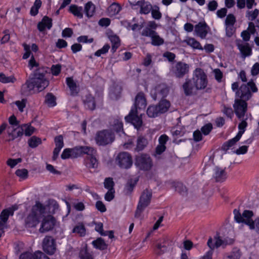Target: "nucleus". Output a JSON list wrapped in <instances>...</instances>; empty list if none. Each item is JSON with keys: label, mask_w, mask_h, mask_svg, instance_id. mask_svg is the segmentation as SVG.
Instances as JSON below:
<instances>
[{"label": "nucleus", "mask_w": 259, "mask_h": 259, "mask_svg": "<svg viewBox=\"0 0 259 259\" xmlns=\"http://www.w3.org/2000/svg\"><path fill=\"white\" fill-rule=\"evenodd\" d=\"M45 207L40 202H37L25 220L26 226L31 228L35 227L39 223L41 215L45 212Z\"/></svg>", "instance_id": "nucleus-1"}, {"label": "nucleus", "mask_w": 259, "mask_h": 259, "mask_svg": "<svg viewBox=\"0 0 259 259\" xmlns=\"http://www.w3.org/2000/svg\"><path fill=\"white\" fill-rule=\"evenodd\" d=\"M192 79L195 86L196 91H201L205 89L206 92H208L210 89H206L208 80L206 74L200 68H196L193 72Z\"/></svg>", "instance_id": "nucleus-2"}, {"label": "nucleus", "mask_w": 259, "mask_h": 259, "mask_svg": "<svg viewBox=\"0 0 259 259\" xmlns=\"http://www.w3.org/2000/svg\"><path fill=\"white\" fill-rule=\"evenodd\" d=\"M233 213L234 219L237 223L246 224L250 230L255 229L254 221L252 219L253 213L251 210H245L241 214L238 210L235 209Z\"/></svg>", "instance_id": "nucleus-3"}, {"label": "nucleus", "mask_w": 259, "mask_h": 259, "mask_svg": "<svg viewBox=\"0 0 259 259\" xmlns=\"http://www.w3.org/2000/svg\"><path fill=\"white\" fill-rule=\"evenodd\" d=\"M257 90L255 83L251 80L247 84H242L236 94L243 100H248L252 96L251 93H256Z\"/></svg>", "instance_id": "nucleus-4"}, {"label": "nucleus", "mask_w": 259, "mask_h": 259, "mask_svg": "<svg viewBox=\"0 0 259 259\" xmlns=\"http://www.w3.org/2000/svg\"><path fill=\"white\" fill-rule=\"evenodd\" d=\"M152 196V192L151 190L146 189L143 191L140 197V200L135 212L136 217H139L143 210L149 205Z\"/></svg>", "instance_id": "nucleus-5"}, {"label": "nucleus", "mask_w": 259, "mask_h": 259, "mask_svg": "<svg viewBox=\"0 0 259 259\" xmlns=\"http://www.w3.org/2000/svg\"><path fill=\"white\" fill-rule=\"evenodd\" d=\"M114 139V135L111 131L104 130L97 132L95 139L98 145L106 146L111 144Z\"/></svg>", "instance_id": "nucleus-6"}, {"label": "nucleus", "mask_w": 259, "mask_h": 259, "mask_svg": "<svg viewBox=\"0 0 259 259\" xmlns=\"http://www.w3.org/2000/svg\"><path fill=\"white\" fill-rule=\"evenodd\" d=\"M46 73V71L42 68H38L34 72L32 79L36 87L40 91L44 90L49 84V80L45 77Z\"/></svg>", "instance_id": "nucleus-7"}, {"label": "nucleus", "mask_w": 259, "mask_h": 259, "mask_svg": "<svg viewBox=\"0 0 259 259\" xmlns=\"http://www.w3.org/2000/svg\"><path fill=\"white\" fill-rule=\"evenodd\" d=\"M135 165L140 170L148 171L151 169L153 162L150 156L147 154H141L135 158Z\"/></svg>", "instance_id": "nucleus-8"}, {"label": "nucleus", "mask_w": 259, "mask_h": 259, "mask_svg": "<svg viewBox=\"0 0 259 259\" xmlns=\"http://www.w3.org/2000/svg\"><path fill=\"white\" fill-rule=\"evenodd\" d=\"M189 65L183 62H178L170 70L172 75L178 78H183L189 72Z\"/></svg>", "instance_id": "nucleus-9"}, {"label": "nucleus", "mask_w": 259, "mask_h": 259, "mask_svg": "<svg viewBox=\"0 0 259 259\" xmlns=\"http://www.w3.org/2000/svg\"><path fill=\"white\" fill-rule=\"evenodd\" d=\"M115 161L121 168L128 169L133 165L132 155L127 152H120L117 156Z\"/></svg>", "instance_id": "nucleus-10"}, {"label": "nucleus", "mask_w": 259, "mask_h": 259, "mask_svg": "<svg viewBox=\"0 0 259 259\" xmlns=\"http://www.w3.org/2000/svg\"><path fill=\"white\" fill-rule=\"evenodd\" d=\"M140 116L138 115V111L137 110L132 109L129 114L125 116V119L127 122H131L134 125L135 127L139 130L143 124L142 118Z\"/></svg>", "instance_id": "nucleus-11"}, {"label": "nucleus", "mask_w": 259, "mask_h": 259, "mask_svg": "<svg viewBox=\"0 0 259 259\" xmlns=\"http://www.w3.org/2000/svg\"><path fill=\"white\" fill-rule=\"evenodd\" d=\"M235 112L238 118H243L247 111V104L243 99H236L234 104Z\"/></svg>", "instance_id": "nucleus-12"}, {"label": "nucleus", "mask_w": 259, "mask_h": 259, "mask_svg": "<svg viewBox=\"0 0 259 259\" xmlns=\"http://www.w3.org/2000/svg\"><path fill=\"white\" fill-rule=\"evenodd\" d=\"M43 250L49 254H53L56 251L55 240L51 236H46L42 242Z\"/></svg>", "instance_id": "nucleus-13"}, {"label": "nucleus", "mask_w": 259, "mask_h": 259, "mask_svg": "<svg viewBox=\"0 0 259 259\" xmlns=\"http://www.w3.org/2000/svg\"><path fill=\"white\" fill-rule=\"evenodd\" d=\"M209 30L210 27L204 21L199 22L194 27V31L196 35L201 39L206 37Z\"/></svg>", "instance_id": "nucleus-14"}, {"label": "nucleus", "mask_w": 259, "mask_h": 259, "mask_svg": "<svg viewBox=\"0 0 259 259\" xmlns=\"http://www.w3.org/2000/svg\"><path fill=\"white\" fill-rule=\"evenodd\" d=\"M55 224V219L51 215L45 217L41 223L39 232L44 233L52 230Z\"/></svg>", "instance_id": "nucleus-15"}, {"label": "nucleus", "mask_w": 259, "mask_h": 259, "mask_svg": "<svg viewBox=\"0 0 259 259\" xmlns=\"http://www.w3.org/2000/svg\"><path fill=\"white\" fill-rule=\"evenodd\" d=\"M24 130L20 127L8 126L7 133L10 137L9 141H13L23 135Z\"/></svg>", "instance_id": "nucleus-16"}, {"label": "nucleus", "mask_w": 259, "mask_h": 259, "mask_svg": "<svg viewBox=\"0 0 259 259\" xmlns=\"http://www.w3.org/2000/svg\"><path fill=\"white\" fill-rule=\"evenodd\" d=\"M135 110L144 109L147 105L146 99L145 94L143 92L139 93L135 97Z\"/></svg>", "instance_id": "nucleus-17"}, {"label": "nucleus", "mask_w": 259, "mask_h": 259, "mask_svg": "<svg viewBox=\"0 0 259 259\" xmlns=\"http://www.w3.org/2000/svg\"><path fill=\"white\" fill-rule=\"evenodd\" d=\"M182 88L185 95L187 96L193 95L196 91L192 78L186 79L185 82L182 85Z\"/></svg>", "instance_id": "nucleus-18"}, {"label": "nucleus", "mask_w": 259, "mask_h": 259, "mask_svg": "<svg viewBox=\"0 0 259 259\" xmlns=\"http://www.w3.org/2000/svg\"><path fill=\"white\" fill-rule=\"evenodd\" d=\"M56 147L53 151V159L55 160L58 156L61 149L64 146L63 138L62 135H59L55 138Z\"/></svg>", "instance_id": "nucleus-19"}, {"label": "nucleus", "mask_w": 259, "mask_h": 259, "mask_svg": "<svg viewBox=\"0 0 259 259\" xmlns=\"http://www.w3.org/2000/svg\"><path fill=\"white\" fill-rule=\"evenodd\" d=\"M14 209L12 208L4 209L0 214V227L5 228L10 215H13Z\"/></svg>", "instance_id": "nucleus-20"}, {"label": "nucleus", "mask_w": 259, "mask_h": 259, "mask_svg": "<svg viewBox=\"0 0 259 259\" xmlns=\"http://www.w3.org/2000/svg\"><path fill=\"white\" fill-rule=\"evenodd\" d=\"M169 90L166 85L164 84H159L157 85L155 89V99L163 98L165 97L168 94Z\"/></svg>", "instance_id": "nucleus-21"}, {"label": "nucleus", "mask_w": 259, "mask_h": 259, "mask_svg": "<svg viewBox=\"0 0 259 259\" xmlns=\"http://www.w3.org/2000/svg\"><path fill=\"white\" fill-rule=\"evenodd\" d=\"M19 259H46L45 253L40 251H36L34 253L25 252L22 253Z\"/></svg>", "instance_id": "nucleus-22"}, {"label": "nucleus", "mask_w": 259, "mask_h": 259, "mask_svg": "<svg viewBox=\"0 0 259 259\" xmlns=\"http://www.w3.org/2000/svg\"><path fill=\"white\" fill-rule=\"evenodd\" d=\"M97 156H86L84 160V164L88 169H95L98 167L99 162Z\"/></svg>", "instance_id": "nucleus-23"}, {"label": "nucleus", "mask_w": 259, "mask_h": 259, "mask_svg": "<svg viewBox=\"0 0 259 259\" xmlns=\"http://www.w3.org/2000/svg\"><path fill=\"white\" fill-rule=\"evenodd\" d=\"M52 26V20L48 16H45L37 24V28L40 32L44 31L46 28L50 29Z\"/></svg>", "instance_id": "nucleus-24"}, {"label": "nucleus", "mask_w": 259, "mask_h": 259, "mask_svg": "<svg viewBox=\"0 0 259 259\" xmlns=\"http://www.w3.org/2000/svg\"><path fill=\"white\" fill-rule=\"evenodd\" d=\"M109 124L112 128L117 133L123 132V124L118 118H111Z\"/></svg>", "instance_id": "nucleus-25"}, {"label": "nucleus", "mask_w": 259, "mask_h": 259, "mask_svg": "<svg viewBox=\"0 0 259 259\" xmlns=\"http://www.w3.org/2000/svg\"><path fill=\"white\" fill-rule=\"evenodd\" d=\"M148 140L144 136H140L137 140V144L135 151L139 152L143 150L148 145Z\"/></svg>", "instance_id": "nucleus-26"}, {"label": "nucleus", "mask_w": 259, "mask_h": 259, "mask_svg": "<svg viewBox=\"0 0 259 259\" xmlns=\"http://www.w3.org/2000/svg\"><path fill=\"white\" fill-rule=\"evenodd\" d=\"M66 83L70 89L71 95L76 96L78 94L79 90L72 77H67L66 78Z\"/></svg>", "instance_id": "nucleus-27"}, {"label": "nucleus", "mask_w": 259, "mask_h": 259, "mask_svg": "<svg viewBox=\"0 0 259 259\" xmlns=\"http://www.w3.org/2000/svg\"><path fill=\"white\" fill-rule=\"evenodd\" d=\"M214 177L217 182H223L227 178L225 170L218 167L214 168Z\"/></svg>", "instance_id": "nucleus-28"}, {"label": "nucleus", "mask_w": 259, "mask_h": 259, "mask_svg": "<svg viewBox=\"0 0 259 259\" xmlns=\"http://www.w3.org/2000/svg\"><path fill=\"white\" fill-rule=\"evenodd\" d=\"M237 47L242 54L244 56H248L251 54V49L248 43L238 42Z\"/></svg>", "instance_id": "nucleus-29"}, {"label": "nucleus", "mask_w": 259, "mask_h": 259, "mask_svg": "<svg viewBox=\"0 0 259 259\" xmlns=\"http://www.w3.org/2000/svg\"><path fill=\"white\" fill-rule=\"evenodd\" d=\"M215 246L216 248H218L220 246L225 247L227 245L232 244L234 241L232 239H222L221 237H215Z\"/></svg>", "instance_id": "nucleus-30"}, {"label": "nucleus", "mask_w": 259, "mask_h": 259, "mask_svg": "<svg viewBox=\"0 0 259 259\" xmlns=\"http://www.w3.org/2000/svg\"><path fill=\"white\" fill-rule=\"evenodd\" d=\"M158 107V110L160 114L164 113L167 112L170 107V103L166 100H161L158 104L156 105Z\"/></svg>", "instance_id": "nucleus-31"}, {"label": "nucleus", "mask_w": 259, "mask_h": 259, "mask_svg": "<svg viewBox=\"0 0 259 259\" xmlns=\"http://www.w3.org/2000/svg\"><path fill=\"white\" fill-rule=\"evenodd\" d=\"M72 233H75L80 237H83L86 234V229L84 225L79 223L74 227Z\"/></svg>", "instance_id": "nucleus-32"}, {"label": "nucleus", "mask_w": 259, "mask_h": 259, "mask_svg": "<svg viewBox=\"0 0 259 259\" xmlns=\"http://www.w3.org/2000/svg\"><path fill=\"white\" fill-rule=\"evenodd\" d=\"M82 8L81 7H78L75 5H72L70 6L69 11L72 13L74 16L77 17L79 18L83 17Z\"/></svg>", "instance_id": "nucleus-33"}, {"label": "nucleus", "mask_w": 259, "mask_h": 259, "mask_svg": "<svg viewBox=\"0 0 259 259\" xmlns=\"http://www.w3.org/2000/svg\"><path fill=\"white\" fill-rule=\"evenodd\" d=\"M17 79L14 75L6 76L4 73H0V82L3 83H14Z\"/></svg>", "instance_id": "nucleus-34"}, {"label": "nucleus", "mask_w": 259, "mask_h": 259, "mask_svg": "<svg viewBox=\"0 0 259 259\" xmlns=\"http://www.w3.org/2000/svg\"><path fill=\"white\" fill-rule=\"evenodd\" d=\"M151 44L155 46H159L163 45L164 42V39L155 31L151 38Z\"/></svg>", "instance_id": "nucleus-35"}, {"label": "nucleus", "mask_w": 259, "mask_h": 259, "mask_svg": "<svg viewBox=\"0 0 259 259\" xmlns=\"http://www.w3.org/2000/svg\"><path fill=\"white\" fill-rule=\"evenodd\" d=\"M82 154H86L87 156H97V151L93 147L89 146H81Z\"/></svg>", "instance_id": "nucleus-36"}, {"label": "nucleus", "mask_w": 259, "mask_h": 259, "mask_svg": "<svg viewBox=\"0 0 259 259\" xmlns=\"http://www.w3.org/2000/svg\"><path fill=\"white\" fill-rule=\"evenodd\" d=\"M109 38L112 42V51L114 52L120 46L119 38L116 35H111Z\"/></svg>", "instance_id": "nucleus-37"}, {"label": "nucleus", "mask_w": 259, "mask_h": 259, "mask_svg": "<svg viewBox=\"0 0 259 259\" xmlns=\"http://www.w3.org/2000/svg\"><path fill=\"white\" fill-rule=\"evenodd\" d=\"M92 244L95 248L100 250H104L107 247L104 240L101 238H98L96 240L93 241Z\"/></svg>", "instance_id": "nucleus-38"}, {"label": "nucleus", "mask_w": 259, "mask_h": 259, "mask_svg": "<svg viewBox=\"0 0 259 259\" xmlns=\"http://www.w3.org/2000/svg\"><path fill=\"white\" fill-rule=\"evenodd\" d=\"M84 11L86 15L88 17H91L93 16L95 13V6L91 2H89L85 5Z\"/></svg>", "instance_id": "nucleus-39"}, {"label": "nucleus", "mask_w": 259, "mask_h": 259, "mask_svg": "<svg viewBox=\"0 0 259 259\" xmlns=\"http://www.w3.org/2000/svg\"><path fill=\"white\" fill-rule=\"evenodd\" d=\"M156 105H150L147 110V114L149 117H155L159 115L160 113L158 111Z\"/></svg>", "instance_id": "nucleus-40"}, {"label": "nucleus", "mask_w": 259, "mask_h": 259, "mask_svg": "<svg viewBox=\"0 0 259 259\" xmlns=\"http://www.w3.org/2000/svg\"><path fill=\"white\" fill-rule=\"evenodd\" d=\"M187 44L192 47L193 49L198 50H203V48L201 46V44L199 41L196 40L194 38H189L186 40Z\"/></svg>", "instance_id": "nucleus-41"}, {"label": "nucleus", "mask_w": 259, "mask_h": 259, "mask_svg": "<svg viewBox=\"0 0 259 259\" xmlns=\"http://www.w3.org/2000/svg\"><path fill=\"white\" fill-rule=\"evenodd\" d=\"M56 98L52 93H48L45 97V103L50 107H54L56 105Z\"/></svg>", "instance_id": "nucleus-42"}, {"label": "nucleus", "mask_w": 259, "mask_h": 259, "mask_svg": "<svg viewBox=\"0 0 259 259\" xmlns=\"http://www.w3.org/2000/svg\"><path fill=\"white\" fill-rule=\"evenodd\" d=\"M84 104L86 107L89 109L93 110L95 108V101L94 98L91 96H87L86 99L84 100Z\"/></svg>", "instance_id": "nucleus-43"}, {"label": "nucleus", "mask_w": 259, "mask_h": 259, "mask_svg": "<svg viewBox=\"0 0 259 259\" xmlns=\"http://www.w3.org/2000/svg\"><path fill=\"white\" fill-rule=\"evenodd\" d=\"M136 5L141 6L140 12L144 14H148L152 10V5L151 4H142V2L138 1Z\"/></svg>", "instance_id": "nucleus-44"}, {"label": "nucleus", "mask_w": 259, "mask_h": 259, "mask_svg": "<svg viewBox=\"0 0 259 259\" xmlns=\"http://www.w3.org/2000/svg\"><path fill=\"white\" fill-rule=\"evenodd\" d=\"M236 22V18L232 14H229L227 16L225 20V26H227V29H229V26H233Z\"/></svg>", "instance_id": "nucleus-45"}, {"label": "nucleus", "mask_w": 259, "mask_h": 259, "mask_svg": "<svg viewBox=\"0 0 259 259\" xmlns=\"http://www.w3.org/2000/svg\"><path fill=\"white\" fill-rule=\"evenodd\" d=\"M29 146L31 148H35L41 143V140L40 138L35 136L30 138L28 141Z\"/></svg>", "instance_id": "nucleus-46"}, {"label": "nucleus", "mask_w": 259, "mask_h": 259, "mask_svg": "<svg viewBox=\"0 0 259 259\" xmlns=\"http://www.w3.org/2000/svg\"><path fill=\"white\" fill-rule=\"evenodd\" d=\"M259 14V10L257 9L253 11H247L246 12V17L248 20L253 21L255 20Z\"/></svg>", "instance_id": "nucleus-47"}, {"label": "nucleus", "mask_w": 259, "mask_h": 259, "mask_svg": "<svg viewBox=\"0 0 259 259\" xmlns=\"http://www.w3.org/2000/svg\"><path fill=\"white\" fill-rule=\"evenodd\" d=\"M175 189L177 192L182 195H185L187 194V190L186 187L181 183H178L177 184L176 186H175Z\"/></svg>", "instance_id": "nucleus-48"}, {"label": "nucleus", "mask_w": 259, "mask_h": 259, "mask_svg": "<svg viewBox=\"0 0 259 259\" xmlns=\"http://www.w3.org/2000/svg\"><path fill=\"white\" fill-rule=\"evenodd\" d=\"M82 155L81 146H78L71 149V158H76Z\"/></svg>", "instance_id": "nucleus-49"}, {"label": "nucleus", "mask_w": 259, "mask_h": 259, "mask_svg": "<svg viewBox=\"0 0 259 259\" xmlns=\"http://www.w3.org/2000/svg\"><path fill=\"white\" fill-rule=\"evenodd\" d=\"M79 256L80 259H94L93 255L88 251L87 248L80 250Z\"/></svg>", "instance_id": "nucleus-50"}, {"label": "nucleus", "mask_w": 259, "mask_h": 259, "mask_svg": "<svg viewBox=\"0 0 259 259\" xmlns=\"http://www.w3.org/2000/svg\"><path fill=\"white\" fill-rule=\"evenodd\" d=\"M136 185V182L133 183L132 180L129 181L124 188V192L126 194H130L133 190Z\"/></svg>", "instance_id": "nucleus-51"}, {"label": "nucleus", "mask_w": 259, "mask_h": 259, "mask_svg": "<svg viewBox=\"0 0 259 259\" xmlns=\"http://www.w3.org/2000/svg\"><path fill=\"white\" fill-rule=\"evenodd\" d=\"M237 141L233 138L227 142L224 143L223 145L222 149L224 151H227L230 147L233 146Z\"/></svg>", "instance_id": "nucleus-52"}, {"label": "nucleus", "mask_w": 259, "mask_h": 259, "mask_svg": "<svg viewBox=\"0 0 259 259\" xmlns=\"http://www.w3.org/2000/svg\"><path fill=\"white\" fill-rule=\"evenodd\" d=\"M237 141L233 138L227 142L224 143L223 145L222 149L224 151H227L230 147L233 146Z\"/></svg>", "instance_id": "nucleus-53"}, {"label": "nucleus", "mask_w": 259, "mask_h": 259, "mask_svg": "<svg viewBox=\"0 0 259 259\" xmlns=\"http://www.w3.org/2000/svg\"><path fill=\"white\" fill-rule=\"evenodd\" d=\"M121 8L118 4H113L109 7V11L112 15L117 14L121 10Z\"/></svg>", "instance_id": "nucleus-54"}, {"label": "nucleus", "mask_w": 259, "mask_h": 259, "mask_svg": "<svg viewBox=\"0 0 259 259\" xmlns=\"http://www.w3.org/2000/svg\"><path fill=\"white\" fill-rule=\"evenodd\" d=\"M110 46L108 44L105 45L102 48L98 50L95 53V55L98 57L100 56L102 54H105L108 52L110 49Z\"/></svg>", "instance_id": "nucleus-55"}, {"label": "nucleus", "mask_w": 259, "mask_h": 259, "mask_svg": "<svg viewBox=\"0 0 259 259\" xmlns=\"http://www.w3.org/2000/svg\"><path fill=\"white\" fill-rule=\"evenodd\" d=\"M36 87L35 84L34 83L32 78L30 80H27L22 86L23 88H26L27 91L32 90L34 87Z\"/></svg>", "instance_id": "nucleus-56"}, {"label": "nucleus", "mask_w": 259, "mask_h": 259, "mask_svg": "<svg viewBox=\"0 0 259 259\" xmlns=\"http://www.w3.org/2000/svg\"><path fill=\"white\" fill-rule=\"evenodd\" d=\"M51 70L53 75L57 76L61 72V65L60 64L53 65L51 67Z\"/></svg>", "instance_id": "nucleus-57"}, {"label": "nucleus", "mask_w": 259, "mask_h": 259, "mask_svg": "<svg viewBox=\"0 0 259 259\" xmlns=\"http://www.w3.org/2000/svg\"><path fill=\"white\" fill-rule=\"evenodd\" d=\"M104 187L105 188L110 190L111 189H114V182L111 178H106L104 181Z\"/></svg>", "instance_id": "nucleus-58"}, {"label": "nucleus", "mask_w": 259, "mask_h": 259, "mask_svg": "<svg viewBox=\"0 0 259 259\" xmlns=\"http://www.w3.org/2000/svg\"><path fill=\"white\" fill-rule=\"evenodd\" d=\"M16 175L23 179H26L28 176V171L26 169H17L15 172Z\"/></svg>", "instance_id": "nucleus-59"}, {"label": "nucleus", "mask_w": 259, "mask_h": 259, "mask_svg": "<svg viewBox=\"0 0 259 259\" xmlns=\"http://www.w3.org/2000/svg\"><path fill=\"white\" fill-rule=\"evenodd\" d=\"M151 14L152 17L156 20H159L162 17V14L159 10V8L157 7L151 10Z\"/></svg>", "instance_id": "nucleus-60"}, {"label": "nucleus", "mask_w": 259, "mask_h": 259, "mask_svg": "<svg viewBox=\"0 0 259 259\" xmlns=\"http://www.w3.org/2000/svg\"><path fill=\"white\" fill-rule=\"evenodd\" d=\"M115 190L114 189L108 190V192L105 195V199L106 201H110L114 197Z\"/></svg>", "instance_id": "nucleus-61"}, {"label": "nucleus", "mask_w": 259, "mask_h": 259, "mask_svg": "<svg viewBox=\"0 0 259 259\" xmlns=\"http://www.w3.org/2000/svg\"><path fill=\"white\" fill-rule=\"evenodd\" d=\"M212 129V125L211 123H208L201 127V131L204 135H207Z\"/></svg>", "instance_id": "nucleus-62"}, {"label": "nucleus", "mask_w": 259, "mask_h": 259, "mask_svg": "<svg viewBox=\"0 0 259 259\" xmlns=\"http://www.w3.org/2000/svg\"><path fill=\"white\" fill-rule=\"evenodd\" d=\"M9 122L11 125L10 126L18 127L19 122L17 120L16 116L14 115L11 116L9 118Z\"/></svg>", "instance_id": "nucleus-63"}, {"label": "nucleus", "mask_w": 259, "mask_h": 259, "mask_svg": "<svg viewBox=\"0 0 259 259\" xmlns=\"http://www.w3.org/2000/svg\"><path fill=\"white\" fill-rule=\"evenodd\" d=\"M222 112L227 116L230 118H232V117L233 115V111L231 107H228L224 106L223 109L222 110Z\"/></svg>", "instance_id": "nucleus-64"}]
</instances>
